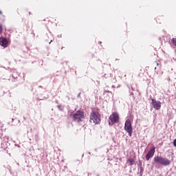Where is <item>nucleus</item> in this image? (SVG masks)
Instances as JSON below:
<instances>
[{"instance_id": "nucleus-11", "label": "nucleus", "mask_w": 176, "mask_h": 176, "mask_svg": "<svg viewBox=\"0 0 176 176\" xmlns=\"http://www.w3.org/2000/svg\"><path fill=\"white\" fill-rule=\"evenodd\" d=\"M2 32H3V27L2 24H0V34H2Z\"/></svg>"}, {"instance_id": "nucleus-4", "label": "nucleus", "mask_w": 176, "mask_h": 176, "mask_svg": "<svg viewBox=\"0 0 176 176\" xmlns=\"http://www.w3.org/2000/svg\"><path fill=\"white\" fill-rule=\"evenodd\" d=\"M109 124L112 126L115 124V123H119V113H113L109 118Z\"/></svg>"}, {"instance_id": "nucleus-12", "label": "nucleus", "mask_w": 176, "mask_h": 176, "mask_svg": "<svg viewBox=\"0 0 176 176\" xmlns=\"http://www.w3.org/2000/svg\"><path fill=\"white\" fill-rule=\"evenodd\" d=\"M173 145L174 146H176V139L173 140Z\"/></svg>"}, {"instance_id": "nucleus-9", "label": "nucleus", "mask_w": 176, "mask_h": 176, "mask_svg": "<svg viewBox=\"0 0 176 176\" xmlns=\"http://www.w3.org/2000/svg\"><path fill=\"white\" fill-rule=\"evenodd\" d=\"M128 162H129V164L131 166H133L134 164V162H135V161L133 158H129V159H128Z\"/></svg>"}, {"instance_id": "nucleus-13", "label": "nucleus", "mask_w": 176, "mask_h": 176, "mask_svg": "<svg viewBox=\"0 0 176 176\" xmlns=\"http://www.w3.org/2000/svg\"><path fill=\"white\" fill-rule=\"evenodd\" d=\"M0 14L2 15L3 13L2 12V10H0Z\"/></svg>"}, {"instance_id": "nucleus-5", "label": "nucleus", "mask_w": 176, "mask_h": 176, "mask_svg": "<svg viewBox=\"0 0 176 176\" xmlns=\"http://www.w3.org/2000/svg\"><path fill=\"white\" fill-rule=\"evenodd\" d=\"M124 130L129 133V137H131L133 134V126H131V120H126L124 124Z\"/></svg>"}, {"instance_id": "nucleus-1", "label": "nucleus", "mask_w": 176, "mask_h": 176, "mask_svg": "<svg viewBox=\"0 0 176 176\" xmlns=\"http://www.w3.org/2000/svg\"><path fill=\"white\" fill-rule=\"evenodd\" d=\"M101 122V116L100 115V110L95 109L92 111L89 116V122L91 124H100Z\"/></svg>"}, {"instance_id": "nucleus-7", "label": "nucleus", "mask_w": 176, "mask_h": 176, "mask_svg": "<svg viewBox=\"0 0 176 176\" xmlns=\"http://www.w3.org/2000/svg\"><path fill=\"white\" fill-rule=\"evenodd\" d=\"M152 104L153 105V107L155 108V109H157V111H159V109H160V108H162V102H160V101H157L155 99H152Z\"/></svg>"}, {"instance_id": "nucleus-14", "label": "nucleus", "mask_w": 176, "mask_h": 176, "mask_svg": "<svg viewBox=\"0 0 176 176\" xmlns=\"http://www.w3.org/2000/svg\"><path fill=\"white\" fill-rule=\"evenodd\" d=\"M29 14H31V12H29Z\"/></svg>"}, {"instance_id": "nucleus-8", "label": "nucleus", "mask_w": 176, "mask_h": 176, "mask_svg": "<svg viewBox=\"0 0 176 176\" xmlns=\"http://www.w3.org/2000/svg\"><path fill=\"white\" fill-rule=\"evenodd\" d=\"M0 45L3 46V47H8V46H9V41L6 38L1 37Z\"/></svg>"}, {"instance_id": "nucleus-3", "label": "nucleus", "mask_w": 176, "mask_h": 176, "mask_svg": "<svg viewBox=\"0 0 176 176\" xmlns=\"http://www.w3.org/2000/svg\"><path fill=\"white\" fill-rule=\"evenodd\" d=\"M74 122H82L85 118V112L82 111H77L72 116Z\"/></svg>"}, {"instance_id": "nucleus-15", "label": "nucleus", "mask_w": 176, "mask_h": 176, "mask_svg": "<svg viewBox=\"0 0 176 176\" xmlns=\"http://www.w3.org/2000/svg\"><path fill=\"white\" fill-rule=\"evenodd\" d=\"M155 69H156V67H155Z\"/></svg>"}, {"instance_id": "nucleus-2", "label": "nucleus", "mask_w": 176, "mask_h": 176, "mask_svg": "<svg viewBox=\"0 0 176 176\" xmlns=\"http://www.w3.org/2000/svg\"><path fill=\"white\" fill-rule=\"evenodd\" d=\"M153 162L154 163L162 164V166H170L171 164V162L168 159L159 155L154 157Z\"/></svg>"}, {"instance_id": "nucleus-6", "label": "nucleus", "mask_w": 176, "mask_h": 176, "mask_svg": "<svg viewBox=\"0 0 176 176\" xmlns=\"http://www.w3.org/2000/svg\"><path fill=\"white\" fill-rule=\"evenodd\" d=\"M156 151V148L155 146H153L151 148V149L148 151V153L146 155V160H149L150 159H152L153 157V155H155V152Z\"/></svg>"}, {"instance_id": "nucleus-10", "label": "nucleus", "mask_w": 176, "mask_h": 176, "mask_svg": "<svg viewBox=\"0 0 176 176\" xmlns=\"http://www.w3.org/2000/svg\"><path fill=\"white\" fill-rule=\"evenodd\" d=\"M172 43L174 46H176V38H172Z\"/></svg>"}]
</instances>
